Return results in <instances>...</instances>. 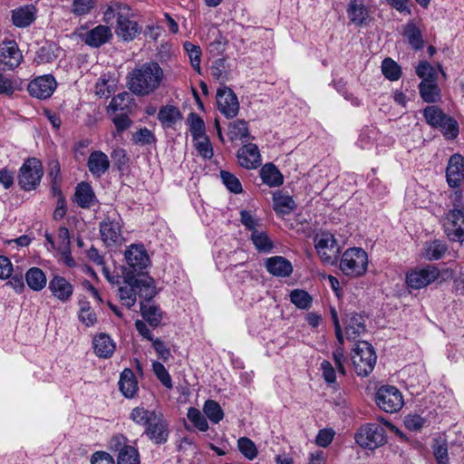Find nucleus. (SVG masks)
<instances>
[{
	"label": "nucleus",
	"mask_w": 464,
	"mask_h": 464,
	"mask_svg": "<svg viewBox=\"0 0 464 464\" xmlns=\"http://www.w3.org/2000/svg\"><path fill=\"white\" fill-rule=\"evenodd\" d=\"M403 35L414 51H419L423 48V36L421 31L416 26L415 24L411 22L407 23L404 26Z\"/></svg>",
	"instance_id": "473e14b6"
},
{
	"label": "nucleus",
	"mask_w": 464,
	"mask_h": 464,
	"mask_svg": "<svg viewBox=\"0 0 464 464\" xmlns=\"http://www.w3.org/2000/svg\"><path fill=\"white\" fill-rule=\"evenodd\" d=\"M376 354L372 345L367 342H358L353 350L352 361L358 375L367 376L376 363Z\"/></svg>",
	"instance_id": "20e7f679"
},
{
	"label": "nucleus",
	"mask_w": 464,
	"mask_h": 464,
	"mask_svg": "<svg viewBox=\"0 0 464 464\" xmlns=\"http://www.w3.org/2000/svg\"><path fill=\"white\" fill-rule=\"evenodd\" d=\"M144 434L155 444H164L169 435V422L160 412L145 429Z\"/></svg>",
	"instance_id": "2eb2a0df"
},
{
	"label": "nucleus",
	"mask_w": 464,
	"mask_h": 464,
	"mask_svg": "<svg viewBox=\"0 0 464 464\" xmlns=\"http://www.w3.org/2000/svg\"><path fill=\"white\" fill-rule=\"evenodd\" d=\"M203 411L208 420L215 424L222 420L224 417V412L220 405L213 400L206 401L203 406Z\"/></svg>",
	"instance_id": "de8ad7c7"
},
{
	"label": "nucleus",
	"mask_w": 464,
	"mask_h": 464,
	"mask_svg": "<svg viewBox=\"0 0 464 464\" xmlns=\"http://www.w3.org/2000/svg\"><path fill=\"white\" fill-rule=\"evenodd\" d=\"M375 401L386 412L399 411L403 406L401 392L394 386H382L376 392Z\"/></svg>",
	"instance_id": "6e6552de"
},
{
	"label": "nucleus",
	"mask_w": 464,
	"mask_h": 464,
	"mask_svg": "<svg viewBox=\"0 0 464 464\" xmlns=\"http://www.w3.org/2000/svg\"><path fill=\"white\" fill-rule=\"evenodd\" d=\"M36 18V8L34 5H26L12 11V20L17 27H26Z\"/></svg>",
	"instance_id": "393cba45"
},
{
	"label": "nucleus",
	"mask_w": 464,
	"mask_h": 464,
	"mask_svg": "<svg viewBox=\"0 0 464 464\" xmlns=\"http://www.w3.org/2000/svg\"><path fill=\"white\" fill-rule=\"evenodd\" d=\"M100 234L107 246L121 244L123 236L121 218L115 215L108 216L100 223Z\"/></svg>",
	"instance_id": "1a4fd4ad"
},
{
	"label": "nucleus",
	"mask_w": 464,
	"mask_h": 464,
	"mask_svg": "<svg viewBox=\"0 0 464 464\" xmlns=\"http://www.w3.org/2000/svg\"><path fill=\"white\" fill-rule=\"evenodd\" d=\"M152 370L163 386H165L167 389L172 388L173 385L171 377L167 369L165 368V366L161 362H154L152 363Z\"/></svg>",
	"instance_id": "052dcab7"
},
{
	"label": "nucleus",
	"mask_w": 464,
	"mask_h": 464,
	"mask_svg": "<svg viewBox=\"0 0 464 464\" xmlns=\"http://www.w3.org/2000/svg\"><path fill=\"white\" fill-rule=\"evenodd\" d=\"M382 72L390 81H397L401 74V67L391 58L382 61Z\"/></svg>",
	"instance_id": "3c124183"
},
{
	"label": "nucleus",
	"mask_w": 464,
	"mask_h": 464,
	"mask_svg": "<svg viewBox=\"0 0 464 464\" xmlns=\"http://www.w3.org/2000/svg\"><path fill=\"white\" fill-rule=\"evenodd\" d=\"M240 220L243 226L251 231L257 230L256 227L259 226V220L256 219L249 211H240Z\"/></svg>",
	"instance_id": "69168bd1"
},
{
	"label": "nucleus",
	"mask_w": 464,
	"mask_h": 464,
	"mask_svg": "<svg viewBox=\"0 0 464 464\" xmlns=\"http://www.w3.org/2000/svg\"><path fill=\"white\" fill-rule=\"evenodd\" d=\"M443 227L447 237L452 241H464V211L450 209L443 218Z\"/></svg>",
	"instance_id": "9d476101"
},
{
	"label": "nucleus",
	"mask_w": 464,
	"mask_h": 464,
	"mask_svg": "<svg viewBox=\"0 0 464 464\" xmlns=\"http://www.w3.org/2000/svg\"><path fill=\"white\" fill-rule=\"evenodd\" d=\"M128 266L133 272H139L146 268L150 264V258L142 245H130L124 253Z\"/></svg>",
	"instance_id": "f3484780"
},
{
	"label": "nucleus",
	"mask_w": 464,
	"mask_h": 464,
	"mask_svg": "<svg viewBox=\"0 0 464 464\" xmlns=\"http://www.w3.org/2000/svg\"><path fill=\"white\" fill-rule=\"evenodd\" d=\"M260 177L269 187H279L284 181L283 175L273 163H267L262 167Z\"/></svg>",
	"instance_id": "2f4dec72"
},
{
	"label": "nucleus",
	"mask_w": 464,
	"mask_h": 464,
	"mask_svg": "<svg viewBox=\"0 0 464 464\" xmlns=\"http://www.w3.org/2000/svg\"><path fill=\"white\" fill-rule=\"evenodd\" d=\"M97 5V0H73L72 12L77 16L90 14Z\"/></svg>",
	"instance_id": "864d4df0"
},
{
	"label": "nucleus",
	"mask_w": 464,
	"mask_h": 464,
	"mask_svg": "<svg viewBox=\"0 0 464 464\" xmlns=\"http://www.w3.org/2000/svg\"><path fill=\"white\" fill-rule=\"evenodd\" d=\"M49 289L53 295L65 303L69 301L73 293V286L63 276H55L49 282Z\"/></svg>",
	"instance_id": "412c9836"
},
{
	"label": "nucleus",
	"mask_w": 464,
	"mask_h": 464,
	"mask_svg": "<svg viewBox=\"0 0 464 464\" xmlns=\"http://www.w3.org/2000/svg\"><path fill=\"white\" fill-rule=\"evenodd\" d=\"M347 14L350 21L356 25L366 24L369 18V10L362 0H350Z\"/></svg>",
	"instance_id": "a878e982"
},
{
	"label": "nucleus",
	"mask_w": 464,
	"mask_h": 464,
	"mask_svg": "<svg viewBox=\"0 0 464 464\" xmlns=\"http://www.w3.org/2000/svg\"><path fill=\"white\" fill-rule=\"evenodd\" d=\"M189 131L193 140H200L206 135L205 122L202 118L195 112H190L187 118Z\"/></svg>",
	"instance_id": "37998d69"
},
{
	"label": "nucleus",
	"mask_w": 464,
	"mask_h": 464,
	"mask_svg": "<svg viewBox=\"0 0 464 464\" xmlns=\"http://www.w3.org/2000/svg\"><path fill=\"white\" fill-rule=\"evenodd\" d=\"M142 317L153 327L158 326L162 320V313L159 306L140 302Z\"/></svg>",
	"instance_id": "ea45409f"
},
{
	"label": "nucleus",
	"mask_w": 464,
	"mask_h": 464,
	"mask_svg": "<svg viewBox=\"0 0 464 464\" xmlns=\"http://www.w3.org/2000/svg\"><path fill=\"white\" fill-rule=\"evenodd\" d=\"M211 75L217 80L222 86L225 82L229 81L230 72L227 65V60L225 58L216 59L210 67Z\"/></svg>",
	"instance_id": "c9c22d12"
},
{
	"label": "nucleus",
	"mask_w": 464,
	"mask_h": 464,
	"mask_svg": "<svg viewBox=\"0 0 464 464\" xmlns=\"http://www.w3.org/2000/svg\"><path fill=\"white\" fill-rule=\"evenodd\" d=\"M27 285L34 291H41L46 285L47 280L44 273L38 267H31L25 274Z\"/></svg>",
	"instance_id": "f704fd0d"
},
{
	"label": "nucleus",
	"mask_w": 464,
	"mask_h": 464,
	"mask_svg": "<svg viewBox=\"0 0 464 464\" xmlns=\"http://www.w3.org/2000/svg\"><path fill=\"white\" fill-rule=\"evenodd\" d=\"M56 86L55 78L51 74H46L31 81L27 86V91L31 96L44 100L53 93Z\"/></svg>",
	"instance_id": "4468645a"
},
{
	"label": "nucleus",
	"mask_w": 464,
	"mask_h": 464,
	"mask_svg": "<svg viewBox=\"0 0 464 464\" xmlns=\"http://www.w3.org/2000/svg\"><path fill=\"white\" fill-rule=\"evenodd\" d=\"M23 61V55L17 44L13 41H4L0 44V69L3 71L14 70Z\"/></svg>",
	"instance_id": "ddd939ff"
},
{
	"label": "nucleus",
	"mask_w": 464,
	"mask_h": 464,
	"mask_svg": "<svg viewBox=\"0 0 464 464\" xmlns=\"http://www.w3.org/2000/svg\"><path fill=\"white\" fill-rule=\"evenodd\" d=\"M416 74L421 78L422 81L437 79V73L434 67L426 61L420 62L416 67Z\"/></svg>",
	"instance_id": "e2e57ef3"
},
{
	"label": "nucleus",
	"mask_w": 464,
	"mask_h": 464,
	"mask_svg": "<svg viewBox=\"0 0 464 464\" xmlns=\"http://www.w3.org/2000/svg\"><path fill=\"white\" fill-rule=\"evenodd\" d=\"M164 71L157 62H148L136 66L127 76L129 90L137 96H149L161 85Z\"/></svg>",
	"instance_id": "f257e3e1"
},
{
	"label": "nucleus",
	"mask_w": 464,
	"mask_h": 464,
	"mask_svg": "<svg viewBox=\"0 0 464 464\" xmlns=\"http://www.w3.org/2000/svg\"><path fill=\"white\" fill-rule=\"evenodd\" d=\"M196 141L195 147L198 154L204 159H211L213 157V148L207 135L200 140H194Z\"/></svg>",
	"instance_id": "0e129e2a"
},
{
	"label": "nucleus",
	"mask_w": 464,
	"mask_h": 464,
	"mask_svg": "<svg viewBox=\"0 0 464 464\" xmlns=\"http://www.w3.org/2000/svg\"><path fill=\"white\" fill-rule=\"evenodd\" d=\"M237 156L240 166L245 169H254L261 165L259 150L254 143L244 145L238 150Z\"/></svg>",
	"instance_id": "a211bd4d"
},
{
	"label": "nucleus",
	"mask_w": 464,
	"mask_h": 464,
	"mask_svg": "<svg viewBox=\"0 0 464 464\" xmlns=\"http://www.w3.org/2000/svg\"><path fill=\"white\" fill-rule=\"evenodd\" d=\"M421 99L428 103H434L440 100V89L436 80L421 81L419 84Z\"/></svg>",
	"instance_id": "c756f323"
},
{
	"label": "nucleus",
	"mask_w": 464,
	"mask_h": 464,
	"mask_svg": "<svg viewBox=\"0 0 464 464\" xmlns=\"http://www.w3.org/2000/svg\"><path fill=\"white\" fill-rule=\"evenodd\" d=\"M217 104L219 111L227 119L236 117L239 111V102L235 92L226 85L217 91Z\"/></svg>",
	"instance_id": "9b49d317"
},
{
	"label": "nucleus",
	"mask_w": 464,
	"mask_h": 464,
	"mask_svg": "<svg viewBox=\"0 0 464 464\" xmlns=\"http://www.w3.org/2000/svg\"><path fill=\"white\" fill-rule=\"evenodd\" d=\"M266 268L271 275L278 277L289 276L293 272L292 264L286 258L280 256L267 258Z\"/></svg>",
	"instance_id": "4be33fe9"
},
{
	"label": "nucleus",
	"mask_w": 464,
	"mask_h": 464,
	"mask_svg": "<svg viewBox=\"0 0 464 464\" xmlns=\"http://www.w3.org/2000/svg\"><path fill=\"white\" fill-rule=\"evenodd\" d=\"M183 48L189 58L191 66L198 74H200V62L202 54L200 46L190 42H185L183 44Z\"/></svg>",
	"instance_id": "a18cd8bd"
},
{
	"label": "nucleus",
	"mask_w": 464,
	"mask_h": 464,
	"mask_svg": "<svg viewBox=\"0 0 464 464\" xmlns=\"http://www.w3.org/2000/svg\"><path fill=\"white\" fill-rule=\"evenodd\" d=\"M250 240L258 252L270 253L274 248L273 241L264 231L254 230L251 233Z\"/></svg>",
	"instance_id": "4c0bfd02"
},
{
	"label": "nucleus",
	"mask_w": 464,
	"mask_h": 464,
	"mask_svg": "<svg viewBox=\"0 0 464 464\" xmlns=\"http://www.w3.org/2000/svg\"><path fill=\"white\" fill-rule=\"evenodd\" d=\"M58 246L57 250L64 251L69 249L71 244L70 233L65 227H60L58 229Z\"/></svg>",
	"instance_id": "338daca9"
},
{
	"label": "nucleus",
	"mask_w": 464,
	"mask_h": 464,
	"mask_svg": "<svg viewBox=\"0 0 464 464\" xmlns=\"http://www.w3.org/2000/svg\"><path fill=\"white\" fill-rule=\"evenodd\" d=\"M404 425L411 431H419L427 423V420L419 414H408L404 418Z\"/></svg>",
	"instance_id": "680f3d73"
},
{
	"label": "nucleus",
	"mask_w": 464,
	"mask_h": 464,
	"mask_svg": "<svg viewBox=\"0 0 464 464\" xmlns=\"http://www.w3.org/2000/svg\"><path fill=\"white\" fill-rule=\"evenodd\" d=\"M74 197L77 205L82 208H90L96 200L94 191L87 182H82L77 185Z\"/></svg>",
	"instance_id": "c85d7f7f"
},
{
	"label": "nucleus",
	"mask_w": 464,
	"mask_h": 464,
	"mask_svg": "<svg viewBox=\"0 0 464 464\" xmlns=\"http://www.w3.org/2000/svg\"><path fill=\"white\" fill-rule=\"evenodd\" d=\"M423 116L426 122L434 128L440 126L442 121L447 117L442 110L435 105L427 106L423 110Z\"/></svg>",
	"instance_id": "49530a36"
},
{
	"label": "nucleus",
	"mask_w": 464,
	"mask_h": 464,
	"mask_svg": "<svg viewBox=\"0 0 464 464\" xmlns=\"http://www.w3.org/2000/svg\"><path fill=\"white\" fill-rule=\"evenodd\" d=\"M117 464H140L138 450L133 446L125 447L118 453Z\"/></svg>",
	"instance_id": "8fccbe9b"
},
{
	"label": "nucleus",
	"mask_w": 464,
	"mask_h": 464,
	"mask_svg": "<svg viewBox=\"0 0 464 464\" xmlns=\"http://www.w3.org/2000/svg\"><path fill=\"white\" fill-rule=\"evenodd\" d=\"M364 320L362 315L351 313L346 314L345 334L347 339L355 340L365 332Z\"/></svg>",
	"instance_id": "b1692460"
},
{
	"label": "nucleus",
	"mask_w": 464,
	"mask_h": 464,
	"mask_svg": "<svg viewBox=\"0 0 464 464\" xmlns=\"http://www.w3.org/2000/svg\"><path fill=\"white\" fill-rule=\"evenodd\" d=\"M439 276L440 271L436 266H427L409 272L406 276V283L410 288L420 289L434 282Z\"/></svg>",
	"instance_id": "f8f14e48"
},
{
	"label": "nucleus",
	"mask_w": 464,
	"mask_h": 464,
	"mask_svg": "<svg viewBox=\"0 0 464 464\" xmlns=\"http://www.w3.org/2000/svg\"><path fill=\"white\" fill-rule=\"evenodd\" d=\"M368 263V255L364 249L350 247L342 255L339 268L346 276L356 278L366 273Z\"/></svg>",
	"instance_id": "7ed1b4c3"
},
{
	"label": "nucleus",
	"mask_w": 464,
	"mask_h": 464,
	"mask_svg": "<svg viewBox=\"0 0 464 464\" xmlns=\"http://www.w3.org/2000/svg\"><path fill=\"white\" fill-rule=\"evenodd\" d=\"M432 450L434 457L439 464H449L448 445L445 440L435 439Z\"/></svg>",
	"instance_id": "5fc2aeb1"
},
{
	"label": "nucleus",
	"mask_w": 464,
	"mask_h": 464,
	"mask_svg": "<svg viewBox=\"0 0 464 464\" xmlns=\"http://www.w3.org/2000/svg\"><path fill=\"white\" fill-rule=\"evenodd\" d=\"M79 320L86 326H92L96 323V314L86 301H80Z\"/></svg>",
	"instance_id": "603ef678"
},
{
	"label": "nucleus",
	"mask_w": 464,
	"mask_h": 464,
	"mask_svg": "<svg viewBox=\"0 0 464 464\" xmlns=\"http://www.w3.org/2000/svg\"><path fill=\"white\" fill-rule=\"evenodd\" d=\"M446 250L447 246L442 241L433 240L425 243L422 255L428 260H438L442 257Z\"/></svg>",
	"instance_id": "58836bf2"
},
{
	"label": "nucleus",
	"mask_w": 464,
	"mask_h": 464,
	"mask_svg": "<svg viewBox=\"0 0 464 464\" xmlns=\"http://www.w3.org/2000/svg\"><path fill=\"white\" fill-rule=\"evenodd\" d=\"M437 128H440L448 139H455L459 134L458 122L448 115Z\"/></svg>",
	"instance_id": "bf43d9fd"
},
{
	"label": "nucleus",
	"mask_w": 464,
	"mask_h": 464,
	"mask_svg": "<svg viewBox=\"0 0 464 464\" xmlns=\"http://www.w3.org/2000/svg\"><path fill=\"white\" fill-rule=\"evenodd\" d=\"M112 38V33L108 25L100 24L86 33L84 43L91 47H100Z\"/></svg>",
	"instance_id": "aec40b11"
},
{
	"label": "nucleus",
	"mask_w": 464,
	"mask_h": 464,
	"mask_svg": "<svg viewBox=\"0 0 464 464\" xmlns=\"http://www.w3.org/2000/svg\"><path fill=\"white\" fill-rule=\"evenodd\" d=\"M119 389L129 399L134 398L139 390L137 379L130 369H125L120 376Z\"/></svg>",
	"instance_id": "bb28decb"
},
{
	"label": "nucleus",
	"mask_w": 464,
	"mask_h": 464,
	"mask_svg": "<svg viewBox=\"0 0 464 464\" xmlns=\"http://www.w3.org/2000/svg\"><path fill=\"white\" fill-rule=\"evenodd\" d=\"M355 440L362 448L374 450L385 442V430L376 423H367L359 429Z\"/></svg>",
	"instance_id": "0eeeda50"
},
{
	"label": "nucleus",
	"mask_w": 464,
	"mask_h": 464,
	"mask_svg": "<svg viewBox=\"0 0 464 464\" xmlns=\"http://www.w3.org/2000/svg\"><path fill=\"white\" fill-rule=\"evenodd\" d=\"M220 178L222 179L223 184L231 192L238 194L243 191L242 185L239 179L229 171L221 170Z\"/></svg>",
	"instance_id": "6e6d98bb"
},
{
	"label": "nucleus",
	"mask_w": 464,
	"mask_h": 464,
	"mask_svg": "<svg viewBox=\"0 0 464 464\" xmlns=\"http://www.w3.org/2000/svg\"><path fill=\"white\" fill-rule=\"evenodd\" d=\"M130 11V8L127 5L115 4L107 7L103 14L102 20L106 24L111 25H112L113 21L116 20V24H118V21L122 22L125 18V14H128Z\"/></svg>",
	"instance_id": "72a5a7b5"
},
{
	"label": "nucleus",
	"mask_w": 464,
	"mask_h": 464,
	"mask_svg": "<svg viewBox=\"0 0 464 464\" xmlns=\"http://www.w3.org/2000/svg\"><path fill=\"white\" fill-rule=\"evenodd\" d=\"M44 169L40 160L35 158L26 160L21 166L17 177L18 185L25 191L35 189L43 178Z\"/></svg>",
	"instance_id": "39448f33"
},
{
	"label": "nucleus",
	"mask_w": 464,
	"mask_h": 464,
	"mask_svg": "<svg viewBox=\"0 0 464 464\" xmlns=\"http://www.w3.org/2000/svg\"><path fill=\"white\" fill-rule=\"evenodd\" d=\"M447 182L450 188H458L464 179V157L459 153L450 156L446 169Z\"/></svg>",
	"instance_id": "dca6fc26"
},
{
	"label": "nucleus",
	"mask_w": 464,
	"mask_h": 464,
	"mask_svg": "<svg viewBox=\"0 0 464 464\" xmlns=\"http://www.w3.org/2000/svg\"><path fill=\"white\" fill-rule=\"evenodd\" d=\"M93 350L100 358H110L115 351V343L112 339L105 334H100L93 338Z\"/></svg>",
	"instance_id": "cd10ccee"
},
{
	"label": "nucleus",
	"mask_w": 464,
	"mask_h": 464,
	"mask_svg": "<svg viewBox=\"0 0 464 464\" xmlns=\"http://www.w3.org/2000/svg\"><path fill=\"white\" fill-rule=\"evenodd\" d=\"M187 416L189 421H191L198 430L200 431L208 430V423L207 419L198 409L190 407L188 411Z\"/></svg>",
	"instance_id": "4d7b16f0"
},
{
	"label": "nucleus",
	"mask_w": 464,
	"mask_h": 464,
	"mask_svg": "<svg viewBox=\"0 0 464 464\" xmlns=\"http://www.w3.org/2000/svg\"><path fill=\"white\" fill-rule=\"evenodd\" d=\"M273 203L275 211L283 215L289 214L295 208L294 199L290 196L282 194L281 192L274 194Z\"/></svg>",
	"instance_id": "a19ab883"
},
{
	"label": "nucleus",
	"mask_w": 464,
	"mask_h": 464,
	"mask_svg": "<svg viewBox=\"0 0 464 464\" xmlns=\"http://www.w3.org/2000/svg\"><path fill=\"white\" fill-rule=\"evenodd\" d=\"M133 99L131 97V94L123 92L117 95H115L109 105V111H111L112 112L115 111H125L130 109V104L132 103Z\"/></svg>",
	"instance_id": "c03bdc74"
},
{
	"label": "nucleus",
	"mask_w": 464,
	"mask_h": 464,
	"mask_svg": "<svg viewBox=\"0 0 464 464\" xmlns=\"http://www.w3.org/2000/svg\"><path fill=\"white\" fill-rule=\"evenodd\" d=\"M110 160L108 156L102 150L91 152L87 160V167L94 178H101L110 169Z\"/></svg>",
	"instance_id": "6ab92c4d"
},
{
	"label": "nucleus",
	"mask_w": 464,
	"mask_h": 464,
	"mask_svg": "<svg viewBox=\"0 0 464 464\" xmlns=\"http://www.w3.org/2000/svg\"><path fill=\"white\" fill-rule=\"evenodd\" d=\"M237 447L239 451L250 460L257 456V450L255 443L246 437H242L237 440Z\"/></svg>",
	"instance_id": "13d9d810"
},
{
	"label": "nucleus",
	"mask_w": 464,
	"mask_h": 464,
	"mask_svg": "<svg viewBox=\"0 0 464 464\" xmlns=\"http://www.w3.org/2000/svg\"><path fill=\"white\" fill-rule=\"evenodd\" d=\"M159 413L156 411H150L144 407H136L130 411V419L138 425L147 427L156 419Z\"/></svg>",
	"instance_id": "e433bc0d"
},
{
	"label": "nucleus",
	"mask_w": 464,
	"mask_h": 464,
	"mask_svg": "<svg viewBox=\"0 0 464 464\" xmlns=\"http://www.w3.org/2000/svg\"><path fill=\"white\" fill-rule=\"evenodd\" d=\"M127 272L124 276V285L120 286L118 295L123 305L131 308L136 304L137 295L145 301L152 299L156 294V285L152 277L147 273Z\"/></svg>",
	"instance_id": "f03ea898"
},
{
	"label": "nucleus",
	"mask_w": 464,
	"mask_h": 464,
	"mask_svg": "<svg viewBox=\"0 0 464 464\" xmlns=\"http://www.w3.org/2000/svg\"><path fill=\"white\" fill-rule=\"evenodd\" d=\"M134 141L140 144H151L155 141L153 133L147 128L139 130L133 136Z\"/></svg>",
	"instance_id": "774afa93"
},
{
	"label": "nucleus",
	"mask_w": 464,
	"mask_h": 464,
	"mask_svg": "<svg viewBox=\"0 0 464 464\" xmlns=\"http://www.w3.org/2000/svg\"><path fill=\"white\" fill-rule=\"evenodd\" d=\"M316 252L324 264L334 265L339 256L340 247L334 235L323 232L314 238Z\"/></svg>",
	"instance_id": "423d86ee"
},
{
	"label": "nucleus",
	"mask_w": 464,
	"mask_h": 464,
	"mask_svg": "<svg viewBox=\"0 0 464 464\" xmlns=\"http://www.w3.org/2000/svg\"><path fill=\"white\" fill-rule=\"evenodd\" d=\"M140 27L138 23L130 20V11L128 14H125L124 20L118 21V24L115 28V34L125 42L133 40L137 35L140 34Z\"/></svg>",
	"instance_id": "5701e85b"
},
{
	"label": "nucleus",
	"mask_w": 464,
	"mask_h": 464,
	"mask_svg": "<svg viewBox=\"0 0 464 464\" xmlns=\"http://www.w3.org/2000/svg\"><path fill=\"white\" fill-rule=\"evenodd\" d=\"M290 301L299 309H308L313 298L306 291L295 289L290 293Z\"/></svg>",
	"instance_id": "09e8293b"
},
{
	"label": "nucleus",
	"mask_w": 464,
	"mask_h": 464,
	"mask_svg": "<svg viewBox=\"0 0 464 464\" xmlns=\"http://www.w3.org/2000/svg\"><path fill=\"white\" fill-rule=\"evenodd\" d=\"M158 119L164 127L171 128L182 119V115L177 107L165 105L160 109Z\"/></svg>",
	"instance_id": "7c9ffc66"
},
{
	"label": "nucleus",
	"mask_w": 464,
	"mask_h": 464,
	"mask_svg": "<svg viewBox=\"0 0 464 464\" xmlns=\"http://www.w3.org/2000/svg\"><path fill=\"white\" fill-rule=\"evenodd\" d=\"M227 136L231 141L248 138L249 130L247 122L244 120H237L230 122Z\"/></svg>",
	"instance_id": "79ce46f5"
}]
</instances>
